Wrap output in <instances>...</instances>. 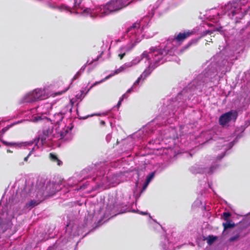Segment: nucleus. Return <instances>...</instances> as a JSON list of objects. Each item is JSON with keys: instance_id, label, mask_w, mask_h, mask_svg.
Returning <instances> with one entry per match:
<instances>
[{"instance_id": "nucleus-1", "label": "nucleus", "mask_w": 250, "mask_h": 250, "mask_svg": "<svg viewBox=\"0 0 250 250\" xmlns=\"http://www.w3.org/2000/svg\"><path fill=\"white\" fill-rule=\"evenodd\" d=\"M52 105L48 103L43 104L30 109L26 115L27 120L33 123L44 121L45 125L43 129L51 128V137L58 139L69 141L72 138L71 129L72 126H66L62 122L63 113L62 112L51 115L49 108Z\"/></svg>"}, {"instance_id": "nucleus-2", "label": "nucleus", "mask_w": 250, "mask_h": 250, "mask_svg": "<svg viewBox=\"0 0 250 250\" xmlns=\"http://www.w3.org/2000/svg\"><path fill=\"white\" fill-rule=\"evenodd\" d=\"M214 64L208 66L201 74H199L189 85L186 90L187 95H199L202 92L204 87H212L216 85L219 81L217 75V68Z\"/></svg>"}, {"instance_id": "nucleus-3", "label": "nucleus", "mask_w": 250, "mask_h": 250, "mask_svg": "<svg viewBox=\"0 0 250 250\" xmlns=\"http://www.w3.org/2000/svg\"><path fill=\"white\" fill-rule=\"evenodd\" d=\"M52 131L51 128L43 129L42 134H40L37 138H35L33 140L29 142H8L2 141V142L5 146H12L16 148L32 146L34 145L28 154V156H30L36 151H41L44 146H51L53 144L52 137H51ZM28 149H30L31 148H28Z\"/></svg>"}, {"instance_id": "nucleus-4", "label": "nucleus", "mask_w": 250, "mask_h": 250, "mask_svg": "<svg viewBox=\"0 0 250 250\" xmlns=\"http://www.w3.org/2000/svg\"><path fill=\"white\" fill-rule=\"evenodd\" d=\"M174 48L172 47L170 43L161 44V49L153 52L151 58L147 61L148 65L143 71L140 77L143 82L158 66L163 63L166 61H171V56L174 54Z\"/></svg>"}, {"instance_id": "nucleus-5", "label": "nucleus", "mask_w": 250, "mask_h": 250, "mask_svg": "<svg viewBox=\"0 0 250 250\" xmlns=\"http://www.w3.org/2000/svg\"><path fill=\"white\" fill-rule=\"evenodd\" d=\"M155 9L154 6L150 5L148 9V15L145 17L140 23L136 22L130 26L122 37V40H128L131 43H135L136 45V43L141 42L144 37L146 36V38L153 37L154 34L147 35L144 33V22H148L150 21L154 14Z\"/></svg>"}, {"instance_id": "nucleus-6", "label": "nucleus", "mask_w": 250, "mask_h": 250, "mask_svg": "<svg viewBox=\"0 0 250 250\" xmlns=\"http://www.w3.org/2000/svg\"><path fill=\"white\" fill-rule=\"evenodd\" d=\"M216 144L218 145L217 147L218 148V149L221 150L219 156L216 158H208L206 160L207 161L206 163L207 164L206 167H202L200 169L196 166L192 167L191 171L193 172H205L209 174L213 173L218 167V165L216 164L217 161L220 160L225 156L226 150L230 149L233 146L232 142H228L223 138H219Z\"/></svg>"}, {"instance_id": "nucleus-7", "label": "nucleus", "mask_w": 250, "mask_h": 250, "mask_svg": "<svg viewBox=\"0 0 250 250\" xmlns=\"http://www.w3.org/2000/svg\"><path fill=\"white\" fill-rule=\"evenodd\" d=\"M241 3L233 1L229 2L225 4L221 8V12H219L217 10L211 9L206 13L207 19L213 22H217L219 21L218 19L220 18V14H227L230 18H232L234 16L238 15L237 18H241L244 16L243 12L242 11L241 8Z\"/></svg>"}, {"instance_id": "nucleus-8", "label": "nucleus", "mask_w": 250, "mask_h": 250, "mask_svg": "<svg viewBox=\"0 0 250 250\" xmlns=\"http://www.w3.org/2000/svg\"><path fill=\"white\" fill-rule=\"evenodd\" d=\"M67 90L68 88H65L62 91L51 93L49 91L47 87H43L42 88H36L31 90V92L36 102H38L46 99L50 96L55 97L56 96L61 95L65 93Z\"/></svg>"}, {"instance_id": "nucleus-9", "label": "nucleus", "mask_w": 250, "mask_h": 250, "mask_svg": "<svg viewBox=\"0 0 250 250\" xmlns=\"http://www.w3.org/2000/svg\"><path fill=\"white\" fill-rule=\"evenodd\" d=\"M39 186L38 185L39 194L37 196H40L42 197L43 195L45 197L52 196L60 189V188L58 187V184L50 182H48L45 186L43 185L41 188H39Z\"/></svg>"}, {"instance_id": "nucleus-10", "label": "nucleus", "mask_w": 250, "mask_h": 250, "mask_svg": "<svg viewBox=\"0 0 250 250\" xmlns=\"http://www.w3.org/2000/svg\"><path fill=\"white\" fill-rule=\"evenodd\" d=\"M237 116V112L234 110H231L222 114L219 118L218 123L223 127H228L230 124L236 121Z\"/></svg>"}, {"instance_id": "nucleus-11", "label": "nucleus", "mask_w": 250, "mask_h": 250, "mask_svg": "<svg viewBox=\"0 0 250 250\" xmlns=\"http://www.w3.org/2000/svg\"><path fill=\"white\" fill-rule=\"evenodd\" d=\"M97 179L100 180L99 186L103 187L104 188L115 187L121 182L119 176L117 175H109L106 176L104 175L102 178H97Z\"/></svg>"}, {"instance_id": "nucleus-12", "label": "nucleus", "mask_w": 250, "mask_h": 250, "mask_svg": "<svg viewBox=\"0 0 250 250\" xmlns=\"http://www.w3.org/2000/svg\"><path fill=\"white\" fill-rule=\"evenodd\" d=\"M115 42H124V44L120 47L116 52L120 60H122L126 54L130 52L135 46V43H131V42L125 39L122 40V37L121 39L115 40Z\"/></svg>"}, {"instance_id": "nucleus-13", "label": "nucleus", "mask_w": 250, "mask_h": 250, "mask_svg": "<svg viewBox=\"0 0 250 250\" xmlns=\"http://www.w3.org/2000/svg\"><path fill=\"white\" fill-rule=\"evenodd\" d=\"M161 49V44L158 46H153L149 49V51H145L140 56H137L133 59L131 62L133 66H135L137 65L142 60L145 59L146 61H148L149 58H151L152 53L155 51V50L158 51Z\"/></svg>"}, {"instance_id": "nucleus-14", "label": "nucleus", "mask_w": 250, "mask_h": 250, "mask_svg": "<svg viewBox=\"0 0 250 250\" xmlns=\"http://www.w3.org/2000/svg\"><path fill=\"white\" fill-rule=\"evenodd\" d=\"M36 102L33 95L30 91L25 93L19 100V103L20 104H27Z\"/></svg>"}, {"instance_id": "nucleus-15", "label": "nucleus", "mask_w": 250, "mask_h": 250, "mask_svg": "<svg viewBox=\"0 0 250 250\" xmlns=\"http://www.w3.org/2000/svg\"><path fill=\"white\" fill-rule=\"evenodd\" d=\"M194 31H187L184 32L179 33L176 37V41L177 42H182L186 39L191 36L194 34Z\"/></svg>"}, {"instance_id": "nucleus-16", "label": "nucleus", "mask_w": 250, "mask_h": 250, "mask_svg": "<svg viewBox=\"0 0 250 250\" xmlns=\"http://www.w3.org/2000/svg\"><path fill=\"white\" fill-rule=\"evenodd\" d=\"M42 200H43V198L41 196H40V198L38 200H32L28 203H26L25 206V208L28 209H31L32 208L38 205Z\"/></svg>"}, {"instance_id": "nucleus-17", "label": "nucleus", "mask_w": 250, "mask_h": 250, "mask_svg": "<svg viewBox=\"0 0 250 250\" xmlns=\"http://www.w3.org/2000/svg\"><path fill=\"white\" fill-rule=\"evenodd\" d=\"M173 246V244L169 242V239L167 237H164V242L161 244L160 250H168Z\"/></svg>"}, {"instance_id": "nucleus-18", "label": "nucleus", "mask_w": 250, "mask_h": 250, "mask_svg": "<svg viewBox=\"0 0 250 250\" xmlns=\"http://www.w3.org/2000/svg\"><path fill=\"white\" fill-rule=\"evenodd\" d=\"M227 63H228L227 60H223L221 63L218 64V69L221 71V74H225V72L228 71V69L226 67Z\"/></svg>"}, {"instance_id": "nucleus-19", "label": "nucleus", "mask_w": 250, "mask_h": 250, "mask_svg": "<svg viewBox=\"0 0 250 250\" xmlns=\"http://www.w3.org/2000/svg\"><path fill=\"white\" fill-rule=\"evenodd\" d=\"M100 56L97 57L96 59L92 60V61H90L89 60H87V62L85 64H84L83 66H82L81 69L78 71V74H80V75L83 72L87 65H89L92 64L94 62L98 61Z\"/></svg>"}, {"instance_id": "nucleus-20", "label": "nucleus", "mask_w": 250, "mask_h": 250, "mask_svg": "<svg viewBox=\"0 0 250 250\" xmlns=\"http://www.w3.org/2000/svg\"><path fill=\"white\" fill-rule=\"evenodd\" d=\"M143 82L142 79L139 76L137 80L133 83L132 86L127 90V93H130L131 91L135 90L140 83H142Z\"/></svg>"}, {"instance_id": "nucleus-21", "label": "nucleus", "mask_w": 250, "mask_h": 250, "mask_svg": "<svg viewBox=\"0 0 250 250\" xmlns=\"http://www.w3.org/2000/svg\"><path fill=\"white\" fill-rule=\"evenodd\" d=\"M225 221V222L223 223L224 231L228 229L232 228L235 226V224L233 223L232 220H229Z\"/></svg>"}, {"instance_id": "nucleus-22", "label": "nucleus", "mask_w": 250, "mask_h": 250, "mask_svg": "<svg viewBox=\"0 0 250 250\" xmlns=\"http://www.w3.org/2000/svg\"><path fill=\"white\" fill-rule=\"evenodd\" d=\"M113 74H109L108 75V76H107L106 77H105L104 79L101 80V81H97V82H95L93 84L91 85V86L90 87V88L88 89L87 91L86 92V93H85V95L86 94V93L92 88L94 86L97 85V84H100L104 82L106 80H107L109 78H110V77H111L112 76H113Z\"/></svg>"}, {"instance_id": "nucleus-23", "label": "nucleus", "mask_w": 250, "mask_h": 250, "mask_svg": "<svg viewBox=\"0 0 250 250\" xmlns=\"http://www.w3.org/2000/svg\"><path fill=\"white\" fill-rule=\"evenodd\" d=\"M49 158L51 161L54 163H56L57 165L61 166L62 164V162L57 158L56 155L53 153H50Z\"/></svg>"}, {"instance_id": "nucleus-24", "label": "nucleus", "mask_w": 250, "mask_h": 250, "mask_svg": "<svg viewBox=\"0 0 250 250\" xmlns=\"http://www.w3.org/2000/svg\"><path fill=\"white\" fill-rule=\"evenodd\" d=\"M125 71V68L124 67V65H122L119 68L116 69L114 71V73L113 74H112L114 76L115 74H119V73H121V72H122L123 71Z\"/></svg>"}, {"instance_id": "nucleus-25", "label": "nucleus", "mask_w": 250, "mask_h": 250, "mask_svg": "<svg viewBox=\"0 0 250 250\" xmlns=\"http://www.w3.org/2000/svg\"><path fill=\"white\" fill-rule=\"evenodd\" d=\"M231 216L230 213L229 212H225L222 215V218L224 220H229V217Z\"/></svg>"}, {"instance_id": "nucleus-26", "label": "nucleus", "mask_w": 250, "mask_h": 250, "mask_svg": "<svg viewBox=\"0 0 250 250\" xmlns=\"http://www.w3.org/2000/svg\"><path fill=\"white\" fill-rule=\"evenodd\" d=\"M154 176L155 172H152L147 176L146 180L147 184H149L150 183V182L153 179Z\"/></svg>"}, {"instance_id": "nucleus-27", "label": "nucleus", "mask_w": 250, "mask_h": 250, "mask_svg": "<svg viewBox=\"0 0 250 250\" xmlns=\"http://www.w3.org/2000/svg\"><path fill=\"white\" fill-rule=\"evenodd\" d=\"M75 103V100H74L73 99H70V105H68L66 106V107L69 108V110L70 112H71L72 106Z\"/></svg>"}, {"instance_id": "nucleus-28", "label": "nucleus", "mask_w": 250, "mask_h": 250, "mask_svg": "<svg viewBox=\"0 0 250 250\" xmlns=\"http://www.w3.org/2000/svg\"><path fill=\"white\" fill-rule=\"evenodd\" d=\"M220 28H221V27H220L219 28H215V29H214L213 30H206L204 32L203 35H206L207 34H211L213 31H219Z\"/></svg>"}, {"instance_id": "nucleus-29", "label": "nucleus", "mask_w": 250, "mask_h": 250, "mask_svg": "<svg viewBox=\"0 0 250 250\" xmlns=\"http://www.w3.org/2000/svg\"><path fill=\"white\" fill-rule=\"evenodd\" d=\"M123 65H124V67H125V70H126L129 68L133 67L132 64L131 62H125Z\"/></svg>"}, {"instance_id": "nucleus-30", "label": "nucleus", "mask_w": 250, "mask_h": 250, "mask_svg": "<svg viewBox=\"0 0 250 250\" xmlns=\"http://www.w3.org/2000/svg\"><path fill=\"white\" fill-rule=\"evenodd\" d=\"M201 37H199L198 38H196V39H193L188 44V46H190L191 44H195L196 43H197L199 40L200 39Z\"/></svg>"}, {"instance_id": "nucleus-31", "label": "nucleus", "mask_w": 250, "mask_h": 250, "mask_svg": "<svg viewBox=\"0 0 250 250\" xmlns=\"http://www.w3.org/2000/svg\"><path fill=\"white\" fill-rule=\"evenodd\" d=\"M239 237V234H237L236 235H235V236H233L232 237H231L229 239V241L230 242H233V241H234L235 240H236Z\"/></svg>"}, {"instance_id": "nucleus-32", "label": "nucleus", "mask_w": 250, "mask_h": 250, "mask_svg": "<svg viewBox=\"0 0 250 250\" xmlns=\"http://www.w3.org/2000/svg\"><path fill=\"white\" fill-rule=\"evenodd\" d=\"M83 91H81L80 93H78L76 95V97L77 99H81L82 100L84 96L83 97L82 96L83 94Z\"/></svg>"}, {"instance_id": "nucleus-33", "label": "nucleus", "mask_w": 250, "mask_h": 250, "mask_svg": "<svg viewBox=\"0 0 250 250\" xmlns=\"http://www.w3.org/2000/svg\"><path fill=\"white\" fill-rule=\"evenodd\" d=\"M216 239V238L215 237L213 236H209V239L208 240V244H211L213 242H214Z\"/></svg>"}, {"instance_id": "nucleus-34", "label": "nucleus", "mask_w": 250, "mask_h": 250, "mask_svg": "<svg viewBox=\"0 0 250 250\" xmlns=\"http://www.w3.org/2000/svg\"><path fill=\"white\" fill-rule=\"evenodd\" d=\"M12 126H10V125H7V126H6L2 129V130H1V132L2 134H4L6 131H7Z\"/></svg>"}, {"instance_id": "nucleus-35", "label": "nucleus", "mask_w": 250, "mask_h": 250, "mask_svg": "<svg viewBox=\"0 0 250 250\" xmlns=\"http://www.w3.org/2000/svg\"><path fill=\"white\" fill-rule=\"evenodd\" d=\"M111 137H112L111 134H108L106 135V138H105V139H106V141L107 142H109L110 141V140L111 139Z\"/></svg>"}, {"instance_id": "nucleus-36", "label": "nucleus", "mask_w": 250, "mask_h": 250, "mask_svg": "<svg viewBox=\"0 0 250 250\" xmlns=\"http://www.w3.org/2000/svg\"><path fill=\"white\" fill-rule=\"evenodd\" d=\"M168 1H169V0H158L157 3L159 4H160L163 2L167 3Z\"/></svg>"}, {"instance_id": "nucleus-37", "label": "nucleus", "mask_w": 250, "mask_h": 250, "mask_svg": "<svg viewBox=\"0 0 250 250\" xmlns=\"http://www.w3.org/2000/svg\"><path fill=\"white\" fill-rule=\"evenodd\" d=\"M81 75H80V74H78V72H77V73L74 75V76L73 77V78H72V81H74L75 80H76L77 79H78Z\"/></svg>"}, {"instance_id": "nucleus-38", "label": "nucleus", "mask_w": 250, "mask_h": 250, "mask_svg": "<svg viewBox=\"0 0 250 250\" xmlns=\"http://www.w3.org/2000/svg\"><path fill=\"white\" fill-rule=\"evenodd\" d=\"M24 121V120H21V121H19L18 122L13 123V124L10 125V126H13L14 125H17V124H20V123H22Z\"/></svg>"}, {"instance_id": "nucleus-39", "label": "nucleus", "mask_w": 250, "mask_h": 250, "mask_svg": "<svg viewBox=\"0 0 250 250\" xmlns=\"http://www.w3.org/2000/svg\"><path fill=\"white\" fill-rule=\"evenodd\" d=\"M128 93H127V92H126V93L122 95L121 99H123V100L124 99L127 98V94H128Z\"/></svg>"}, {"instance_id": "nucleus-40", "label": "nucleus", "mask_w": 250, "mask_h": 250, "mask_svg": "<svg viewBox=\"0 0 250 250\" xmlns=\"http://www.w3.org/2000/svg\"><path fill=\"white\" fill-rule=\"evenodd\" d=\"M171 133H170L169 135H165L164 134V137H162V139H164V138H171L172 137L171 136Z\"/></svg>"}, {"instance_id": "nucleus-41", "label": "nucleus", "mask_w": 250, "mask_h": 250, "mask_svg": "<svg viewBox=\"0 0 250 250\" xmlns=\"http://www.w3.org/2000/svg\"><path fill=\"white\" fill-rule=\"evenodd\" d=\"M122 101H123V99H121L120 98L119 101V102H118V104H117V106L118 107H119L120 106V105L121 104Z\"/></svg>"}, {"instance_id": "nucleus-42", "label": "nucleus", "mask_w": 250, "mask_h": 250, "mask_svg": "<svg viewBox=\"0 0 250 250\" xmlns=\"http://www.w3.org/2000/svg\"><path fill=\"white\" fill-rule=\"evenodd\" d=\"M148 184H147V181H146L145 184L144 186H143V189H145L146 188V187H147Z\"/></svg>"}, {"instance_id": "nucleus-43", "label": "nucleus", "mask_w": 250, "mask_h": 250, "mask_svg": "<svg viewBox=\"0 0 250 250\" xmlns=\"http://www.w3.org/2000/svg\"><path fill=\"white\" fill-rule=\"evenodd\" d=\"M29 157V156H28V155L26 157L24 158V160L25 161H27Z\"/></svg>"}, {"instance_id": "nucleus-44", "label": "nucleus", "mask_w": 250, "mask_h": 250, "mask_svg": "<svg viewBox=\"0 0 250 250\" xmlns=\"http://www.w3.org/2000/svg\"><path fill=\"white\" fill-rule=\"evenodd\" d=\"M100 124L101 125H104L105 124V122L104 121H101Z\"/></svg>"}, {"instance_id": "nucleus-45", "label": "nucleus", "mask_w": 250, "mask_h": 250, "mask_svg": "<svg viewBox=\"0 0 250 250\" xmlns=\"http://www.w3.org/2000/svg\"><path fill=\"white\" fill-rule=\"evenodd\" d=\"M246 30H247V31H249V30H250V28L249 27H246Z\"/></svg>"}, {"instance_id": "nucleus-46", "label": "nucleus", "mask_w": 250, "mask_h": 250, "mask_svg": "<svg viewBox=\"0 0 250 250\" xmlns=\"http://www.w3.org/2000/svg\"><path fill=\"white\" fill-rule=\"evenodd\" d=\"M7 152H12V151L10 149H7Z\"/></svg>"}, {"instance_id": "nucleus-47", "label": "nucleus", "mask_w": 250, "mask_h": 250, "mask_svg": "<svg viewBox=\"0 0 250 250\" xmlns=\"http://www.w3.org/2000/svg\"><path fill=\"white\" fill-rule=\"evenodd\" d=\"M219 57V55H217L215 56V59L217 60V58H218Z\"/></svg>"}, {"instance_id": "nucleus-48", "label": "nucleus", "mask_w": 250, "mask_h": 250, "mask_svg": "<svg viewBox=\"0 0 250 250\" xmlns=\"http://www.w3.org/2000/svg\"><path fill=\"white\" fill-rule=\"evenodd\" d=\"M246 2H242V4L241 5V8H242L241 6L242 5H245V3H246Z\"/></svg>"}, {"instance_id": "nucleus-49", "label": "nucleus", "mask_w": 250, "mask_h": 250, "mask_svg": "<svg viewBox=\"0 0 250 250\" xmlns=\"http://www.w3.org/2000/svg\"><path fill=\"white\" fill-rule=\"evenodd\" d=\"M140 213L141 214H143V215L146 214V213H145L144 212H140Z\"/></svg>"}, {"instance_id": "nucleus-50", "label": "nucleus", "mask_w": 250, "mask_h": 250, "mask_svg": "<svg viewBox=\"0 0 250 250\" xmlns=\"http://www.w3.org/2000/svg\"><path fill=\"white\" fill-rule=\"evenodd\" d=\"M244 30L243 29V30H242V34H244Z\"/></svg>"}, {"instance_id": "nucleus-51", "label": "nucleus", "mask_w": 250, "mask_h": 250, "mask_svg": "<svg viewBox=\"0 0 250 250\" xmlns=\"http://www.w3.org/2000/svg\"><path fill=\"white\" fill-rule=\"evenodd\" d=\"M248 122L249 123V124H250V123H249V121H248ZM249 125V124H247V126H248Z\"/></svg>"}, {"instance_id": "nucleus-52", "label": "nucleus", "mask_w": 250, "mask_h": 250, "mask_svg": "<svg viewBox=\"0 0 250 250\" xmlns=\"http://www.w3.org/2000/svg\"><path fill=\"white\" fill-rule=\"evenodd\" d=\"M182 93H184V94H185V93L184 92V91H182Z\"/></svg>"}, {"instance_id": "nucleus-53", "label": "nucleus", "mask_w": 250, "mask_h": 250, "mask_svg": "<svg viewBox=\"0 0 250 250\" xmlns=\"http://www.w3.org/2000/svg\"><path fill=\"white\" fill-rule=\"evenodd\" d=\"M87 118V117H84V118H83V119H86Z\"/></svg>"}, {"instance_id": "nucleus-54", "label": "nucleus", "mask_w": 250, "mask_h": 250, "mask_svg": "<svg viewBox=\"0 0 250 250\" xmlns=\"http://www.w3.org/2000/svg\"><path fill=\"white\" fill-rule=\"evenodd\" d=\"M70 1L72 2V0H69Z\"/></svg>"}]
</instances>
